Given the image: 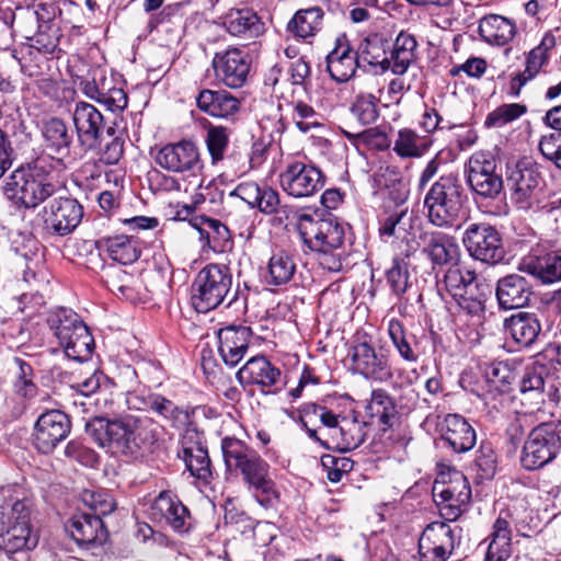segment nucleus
<instances>
[{
  "mask_svg": "<svg viewBox=\"0 0 561 561\" xmlns=\"http://www.w3.org/2000/svg\"><path fill=\"white\" fill-rule=\"evenodd\" d=\"M85 433L100 447L134 460L150 454L157 440L151 421L133 415L115 420L94 417L85 424Z\"/></svg>",
  "mask_w": 561,
  "mask_h": 561,
  "instance_id": "1",
  "label": "nucleus"
},
{
  "mask_svg": "<svg viewBox=\"0 0 561 561\" xmlns=\"http://www.w3.org/2000/svg\"><path fill=\"white\" fill-rule=\"evenodd\" d=\"M64 168L60 159L41 154L27 168L12 172L3 186L4 194L26 208H35L60 190L57 176Z\"/></svg>",
  "mask_w": 561,
  "mask_h": 561,
  "instance_id": "2",
  "label": "nucleus"
},
{
  "mask_svg": "<svg viewBox=\"0 0 561 561\" xmlns=\"http://www.w3.org/2000/svg\"><path fill=\"white\" fill-rule=\"evenodd\" d=\"M466 201L467 195L458 175H442L424 197L428 222L438 229H459Z\"/></svg>",
  "mask_w": 561,
  "mask_h": 561,
  "instance_id": "3",
  "label": "nucleus"
},
{
  "mask_svg": "<svg viewBox=\"0 0 561 561\" xmlns=\"http://www.w3.org/2000/svg\"><path fill=\"white\" fill-rule=\"evenodd\" d=\"M46 323L50 334L68 358L78 362L91 358L95 347L94 339L77 312L58 307L47 313Z\"/></svg>",
  "mask_w": 561,
  "mask_h": 561,
  "instance_id": "4",
  "label": "nucleus"
},
{
  "mask_svg": "<svg viewBox=\"0 0 561 561\" xmlns=\"http://www.w3.org/2000/svg\"><path fill=\"white\" fill-rule=\"evenodd\" d=\"M205 197L202 193H195L191 198L178 199V229L187 231L194 228L197 230L201 240H205L208 247L217 253H224L232 249L233 240L231 232L220 220L206 216H195L197 205L203 204Z\"/></svg>",
  "mask_w": 561,
  "mask_h": 561,
  "instance_id": "5",
  "label": "nucleus"
},
{
  "mask_svg": "<svg viewBox=\"0 0 561 561\" xmlns=\"http://www.w3.org/2000/svg\"><path fill=\"white\" fill-rule=\"evenodd\" d=\"M561 450V421L542 422L533 427L524 443L520 465L535 471L552 462Z\"/></svg>",
  "mask_w": 561,
  "mask_h": 561,
  "instance_id": "6",
  "label": "nucleus"
},
{
  "mask_svg": "<svg viewBox=\"0 0 561 561\" xmlns=\"http://www.w3.org/2000/svg\"><path fill=\"white\" fill-rule=\"evenodd\" d=\"M232 285L229 267L208 264L202 268L191 286V301L197 312L217 308L228 296Z\"/></svg>",
  "mask_w": 561,
  "mask_h": 561,
  "instance_id": "7",
  "label": "nucleus"
},
{
  "mask_svg": "<svg viewBox=\"0 0 561 561\" xmlns=\"http://www.w3.org/2000/svg\"><path fill=\"white\" fill-rule=\"evenodd\" d=\"M461 242L469 256L488 265L505 260L506 251L500 231L488 222H471L462 232Z\"/></svg>",
  "mask_w": 561,
  "mask_h": 561,
  "instance_id": "8",
  "label": "nucleus"
},
{
  "mask_svg": "<svg viewBox=\"0 0 561 561\" xmlns=\"http://www.w3.org/2000/svg\"><path fill=\"white\" fill-rule=\"evenodd\" d=\"M506 182L518 209H535L543 188V179L536 163L522 159L507 167Z\"/></svg>",
  "mask_w": 561,
  "mask_h": 561,
  "instance_id": "9",
  "label": "nucleus"
},
{
  "mask_svg": "<svg viewBox=\"0 0 561 561\" xmlns=\"http://www.w3.org/2000/svg\"><path fill=\"white\" fill-rule=\"evenodd\" d=\"M299 233L311 251H334L343 249L346 227L335 217L313 219L311 215L299 216Z\"/></svg>",
  "mask_w": 561,
  "mask_h": 561,
  "instance_id": "10",
  "label": "nucleus"
},
{
  "mask_svg": "<svg viewBox=\"0 0 561 561\" xmlns=\"http://www.w3.org/2000/svg\"><path fill=\"white\" fill-rule=\"evenodd\" d=\"M467 183L471 191L483 198H496L503 190L502 174L497 162L488 151L474 152L465 167Z\"/></svg>",
  "mask_w": 561,
  "mask_h": 561,
  "instance_id": "11",
  "label": "nucleus"
},
{
  "mask_svg": "<svg viewBox=\"0 0 561 561\" xmlns=\"http://www.w3.org/2000/svg\"><path fill=\"white\" fill-rule=\"evenodd\" d=\"M242 480L255 501L265 510L274 508L278 503V492L270 478V465L254 450L237 468Z\"/></svg>",
  "mask_w": 561,
  "mask_h": 561,
  "instance_id": "12",
  "label": "nucleus"
},
{
  "mask_svg": "<svg viewBox=\"0 0 561 561\" xmlns=\"http://www.w3.org/2000/svg\"><path fill=\"white\" fill-rule=\"evenodd\" d=\"M325 176L311 163L290 161L279 174L282 190L294 198H305L317 194L324 186Z\"/></svg>",
  "mask_w": 561,
  "mask_h": 561,
  "instance_id": "13",
  "label": "nucleus"
},
{
  "mask_svg": "<svg viewBox=\"0 0 561 561\" xmlns=\"http://www.w3.org/2000/svg\"><path fill=\"white\" fill-rule=\"evenodd\" d=\"M348 355L352 370L367 380L386 382L393 376L389 355L382 347H376L367 341L352 345Z\"/></svg>",
  "mask_w": 561,
  "mask_h": 561,
  "instance_id": "14",
  "label": "nucleus"
},
{
  "mask_svg": "<svg viewBox=\"0 0 561 561\" xmlns=\"http://www.w3.org/2000/svg\"><path fill=\"white\" fill-rule=\"evenodd\" d=\"M41 216L47 232L65 237L80 225L83 207L76 198L59 196L43 207Z\"/></svg>",
  "mask_w": 561,
  "mask_h": 561,
  "instance_id": "15",
  "label": "nucleus"
},
{
  "mask_svg": "<svg viewBox=\"0 0 561 561\" xmlns=\"http://www.w3.org/2000/svg\"><path fill=\"white\" fill-rule=\"evenodd\" d=\"M66 534L84 550L102 547L108 539V531L102 517L88 512H76L64 524Z\"/></svg>",
  "mask_w": 561,
  "mask_h": 561,
  "instance_id": "16",
  "label": "nucleus"
},
{
  "mask_svg": "<svg viewBox=\"0 0 561 561\" xmlns=\"http://www.w3.org/2000/svg\"><path fill=\"white\" fill-rule=\"evenodd\" d=\"M79 88L87 98L111 112H122L127 106V93L114 83L113 77H106L103 71L94 70L92 79L82 78Z\"/></svg>",
  "mask_w": 561,
  "mask_h": 561,
  "instance_id": "17",
  "label": "nucleus"
},
{
  "mask_svg": "<svg viewBox=\"0 0 561 561\" xmlns=\"http://www.w3.org/2000/svg\"><path fill=\"white\" fill-rule=\"evenodd\" d=\"M71 431L70 417L60 410L42 413L34 426V443L38 451L51 453Z\"/></svg>",
  "mask_w": 561,
  "mask_h": 561,
  "instance_id": "18",
  "label": "nucleus"
},
{
  "mask_svg": "<svg viewBox=\"0 0 561 561\" xmlns=\"http://www.w3.org/2000/svg\"><path fill=\"white\" fill-rule=\"evenodd\" d=\"M456 543L455 530L449 524L435 522L426 526L419 539L421 561H447Z\"/></svg>",
  "mask_w": 561,
  "mask_h": 561,
  "instance_id": "19",
  "label": "nucleus"
},
{
  "mask_svg": "<svg viewBox=\"0 0 561 561\" xmlns=\"http://www.w3.org/2000/svg\"><path fill=\"white\" fill-rule=\"evenodd\" d=\"M421 253L432 267H443L459 263L461 251L454 236L440 230H425L419 236Z\"/></svg>",
  "mask_w": 561,
  "mask_h": 561,
  "instance_id": "20",
  "label": "nucleus"
},
{
  "mask_svg": "<svg viewBox=\"0 0 561 561\" xmlns=\"http://www.w3.org/2000/svg\"><path fill=\"white\" fill-rule=\"evenodd\" d=\"M282 371L265 356L250 358L237 373L242 386H257L263 393H276L284 386Z\"/></svg>",
  "mask_w": 561,
  "mask_h": 561,
  "instance_id": "21",
  "label": "nucleus"
},
{
  "mask_svg": "<svg viewBox=\"0 0 561 561\" xmlns=\"http://www.w3.org/2000/svg\"><path fill=\"white\" fill-rule=\"evenodd\" d=\"M72 121L79 145L84 150L96 149L101 145L105 129L102 113L94 105L81 101L75 105Z\"/></svg>",
  "mask_w": 561,
  "mask_h": 561,
  "instance_id": "22",
  "label": "nucleus"
},
{
  "mask_svg": "<svg viewBox=\"0 0 561 561\" xmlns=\"http://www.w3.org/2000/svg\"><path fill=\"white\" fill-rule=\"evenodd\" d=\"M358 54L353 48L346 34H340L334 41L333 49L325 58L327 70L330 77L344 83L354 78L356 70L362 69Z\"/></svg>",
  "mask_w": 561,
  "mask_h": 561,
  "instance_id": "23",
  "label": "nucleus"
},
{
  "mask_svg": "<svg viewBox=\"0 0 561 561\" xmlns=\"http://www.w3.org/2000/svg\"><path fill=\"white\" fill-rule=\"evenodd\" d=\"M216 77L229 88L242 87L250 72L249 56L239 48L216 54L213 60Z\"/></svg>",
  "mask_w": 561,
  "mask_h": 561,
  "instance_id": "24",
  "label": "nucleus"
},
{
  "mask_svg": "<svg viewBox=\"0 0 561 561\" xmlns=\"http://www.w3.org/2000/svg\"><path fill=\"white\" fill-rule=\"evenodd\" d=\"M519 270L524 271L543 284H552L561 280V252L549 251L543 247L530 250L519 263Z\"/></svg>",
  "mask_w": 561,
  "mask_h": 561,
  "instance_id": "25",
  "label": "nucleus"
},
{
  "mask_svg": "<svg viewBox=\"0 0 561 561\" xmlns=\"http://www.w3.org/2000/svg\"><path fill=\"white\" fill-rule=\"evenodd\" d=\"M443 447L455 454L472 449L477 443V433L466 417L460 414H447L439 427Z\"/></svg>",
  "mask_w": 561,
  "mask_h": 561,
  "instance_id": "26",
  "label": "nucleus"
},
{
  "mask_svg": "<svg viewBox=\"0 0 561 561\" xmlns=\"http://www.w3.org/2000/svg\"><path fill=\"white\" fill-rule=\"evenodd\" d=\"M533 295L530 282L520 274H507L496 282L495 298L502 310L524 308L529 304Z\"/></svg>",
  "mask_w": 561,
  "mask_h": 561,
  "instance_id": "27",
  "label": "nucleus"
},
{
  "mask_svg": "<svg viewBox=\"0 0 561 561\" xmlns=\"http://www.w3.org/2000/svg\"><path fill=\"white\" fill-rule=\"evenodd\" d=\"M218 352L222 362L237 366L245 356L252 339V330L245 325H228L218 331Z\"/></svg>",
  "mask_w": 561,
  "mask_h": 561,
  "instance_id": "28",
  "label": "nucleus"
},
{
  "mask_svg": "<svg viewBox=\"0 0 561 561\" xmlns=\"http://www.w3.org/2000/svg\"><path fill=\"white\" fill-rule=\"evenodd\" d=\"M201 170L202 163L196 142L192 139L178 141V174H182L181 180L187 182L183 192L188 198L193 194L199 193L202 187Z\"/></svg>",
  "mask_w": 561,
  "mask_h": 561,
  "instance_id": "29",
  "label": "nucleus"
},
{
  "mask_svg": "<svg viewBox=\"0 0 561 561\" xmlns=\"http://www.w3.org/2000/svg\"><path fill=\"white\" fill-rule=\"evenodd\" d=\"M557 41L552 33L548 32L541 42L534 47L526 56L525 70L517 73L511 81L512 94L517 96L522 88L533 80L550 59V53L556 47Z\"/></svg>",
  "mask_w": 561,
  "mask_h": 561,
  "instance_id": "30",
  "label": "nucleus"
},
{
  "mask_svg": "<svg viewBox=\"0 0 561 561\" xmlns=\"http://www.w3.org/2000/svg\"><path fill=\"white\" fill-rule=\"evenodd\" d=\"M156 168L149 172L150 187L154 192H171L175 188V144L151 149Z\"/></svg>",
  "mask_w": 561,
  "mask_h": 561,
  "instance_id": "31",
  "label": "nucleus"
},
{
  "mask_svg": "<svg viewBox=\"0 0 561 561\" xmlns=\"http://www.w3.org/2000/svg\"><path fill=\"white\" fill-rule=\"evenodd\" d=\"M548 380L551 379L545 365L535 363L527 366L518 382L522 403L531 410H538L546 401Z\"/></svg>",
  "mask_w": 561,
  "mask_h": 561,
  "instance_id": "32",
  "label": "nucleus"
},
{
  "mask_svg": "<svg viewBox=\"0 0 561 561\" xmlns=\"http://www.w3.org/2000/svg\"><path fill=\"white\" fill-rule=\"evenodd\" d=\"M41 135L44 148L47 151L46 154L64 162V159L70 154L73 140L67 124L59 117L44 119L41 126Z\"/></svg>",
  "mask_w": 561,
  "mask_h": 561,
  "instance_id": "33",
  "label": "nucleus"
},
{
  "mask_svg": "<svg viewBox=\"0 0 561 561\" xmlns=\"http://www.w3.org/2000/svg\"><path fill=\"white\" fill-rule=\"evenodd\" d=\"M504 328L518 348H529L541 333V324L534 312L519 311L505 319Z\"/></svg>",
  "mask_w": 561,
  "mask_h": 561,
  "instance_id": "34",
  "label": "nucleus"
},
{
  "mask_svg": "<svg viewBox=\"0 0 561 561\" xmlns=\"http://www.w3.org/2000/svg\"><path fill=\"white\" fill-rule=\"evenodd\" d=\"M508 511H501L493 524L484 561H506L512 554V529Z\"/></svg>",
  "mask_w": 561,
  "mask_h": 561,
  "instance_id": "35",
  "label": "nucleus"
},
{
  "mask_svg": "<svg viewBox=\"0 0 561 561\" xmlns=\"http://www.w3.org/2000/svg\"><path fill=\"white\" fill-rule=\"evenodd\" d=\"M196 103L201 111L219 118L232 116L240 110V101L225 90H202Z\"/></svg>",
  "mask_w": 561,
  "mask_h": 561,
  "instance_id": "36",
  "label": "nucleus"
},
{
  "mask_svg": "<svg viewBox=\"0 0 561 561\" xmlns=\"http://www.w3.org/2000/svg\"><path fill=\"white\" fill-rule=\"evenodd\" d=\"M479 34L490 45L505 46L516 35V24L500 14H488L480 19Z\"/></svg>",
  "mask_w": 561,
  "mask_h": 561,
  "instance_id": "37",
  "label": "nucleus"
},
{
  "mask_svg": "<svg viewBox=\"0 0 561 561\" xmlns=\"http://www.w3.org/2000/svg\"><path fill=\"white\" fill-rule=\"evenodd\" d=\"M224 24L231 35L247 39L256 38L265 31L264 23L252 9L229 11Z\"/></svg>",
  "mask_w": 561,
  "mask_h": 561,
  "instance_id": "38",
  "label": "nucleus"
},
{
  "mask_svg": "<svg viewBox=\"0 0 561 561\" xmlns=\"http://www.w3.org/2000/svg\"><path fill=\"white\" fill-rule=\"evenodd\" d=\"M180 455L178 458L184 463V469L181 472L182 478L190 480L193 484L207 485L210 483L213 473L210 469V458L207 449H196L194 453Z\"/></svg>",
  "mask_w": 561,
  "mask_h": 561,
  "instance_id": "39",
  "label": "nucleus"
},
{
  "mask_svg": "<svg viewBox=\"0 0 561 561\" xmlns=\"http://www.w3.org/2000/svg\"><path fill=\"white\" fill-rule=\"evenodd\" d=\"M491 295L492 286L485 279L477 278L455 300L459 308L468 314L481 317Z\"/></svg>",
  "mask_w": 561,
  "mask_h": 561,
  "instance_id": "40",
  "label": "nucleus"
},
{
  "mask_svg": "<svg viewBox=\"0 0 561 561\" xmlns=\"http://www.w3.org/2000/svg\"><path fill=\"white\" fill-rule=\"evenodd\" d=\"M324 12L320 7L298 10L287 23V32L295 38L313 37L322 27Z\"/></svg>",
  "mask_w": 561,
  "mask_h": 561,
  "instance_id": "41",
  "label": "nucleus"
},
{
  "mask_svg": "<svg viewBox=\"0 0 561 561\" xmlns=\"http://www.w3.org/2000/svg\"><path fill=\"white\" fill-rule=\"evenodd\" d=\"M366 437V423L357 419H342L337 430H334L332 442L341 451H351L359 447Z\"/></svg>",
  "mask_w": 561,
  "mask_h": 561,
  "instance_id": "42",
  "label": "nucleus"
},
{
  "mask_svg": "<svg viewBox=\"0 0 561 561\" xmlns=\"http://www.w3.org/2000/svg\"><path fill=\"white\" fill-rule=\"evenodd\" d=\"M388 335L397 350L399 356L407 363H416L419 354L416 352L417 341L416 336L409 332L403 323L397 319H391L388 322Z\"/></svg>",
  "mask_w": 561,
  "mask_h": 561,
  "instance_id": "43",
  "label": "nucleus"
},
{
  "mask_svg": "<svg viewBox=\"0 0 561 561\" xmlns=\"http://www.w3.org/2000/svg\"><path fill=\"white\" fill-rule=\"evenodd\" d=\"M102 242L110 257L122 265L136 262L141 253L137 240L125 234L104 238Z\"/></svg>",
  "mask_w": 561,
  "mask_h": 561,
  "instance_id": "44",
  "label": "nucleus"
},
{
  "mask_svg": "<svg viewBox=\"0 0 561 561\" xmlns=\"http://www.w3.org/2000/svg\"><path fill=\"white\" fill-rule=\"evenodd\" d=\"M60 30L51 21H43L38 24V30L33 36H26L28 44V53L33 50L43 55H54L58 48Z\"/></svg>",
  "mask_w": 561,
  "mask_h": 561,
  "instance_id": "45",
  "label": "nucleus"
},
{
  "mask_svg": "<svg viewBox=\"0 0 561 561\" xmlns=\"http://www.w3.org/2000/svg\"><path fill=\"white\" fill-rule=\"evenodd\" d=\"M296 263L293 254L285 250L275 252L268 262V284L280 286L289 283L294 277Z\"/></svg>",
  "mask_w": 561,
  "mask_h": 561,
  "instance_id": "46",
  "label": "nucleus"
},
{
  "mask_svg": "<svg viewBox=\"0 0 561 561\" xmlns=\"http://www.w3.org/2000/svg\"><path fill=\"white\" fill-rule=\"evenodd\" d=\"M430 147L425 137L416 134L411 128H402L398 131V137L393 145V151L400 158H419Z\"/></svg>",
  "mask_w": 561,
  "mask_h": 561,
  "instance_id": "47",
  "label": "nucleus"
},
{
  "mask_svg": "<svg viewBox=\"0 0 561 561\" xmlns=\"http://www.w3.org/2000/svg\"><path fill=\"white\" fill-rule=\"evenodd\" d=\"M0 542L7 552L14 553L35 548L37 537L33 535L31 526H8L0 536Z\"/></svg>",
  "mask_w": 561,
  "mask_h": 561,
  "instance_id": "48",
  "label": "nucleus"
},
{
  "mask_svg": "<svg viewBox=\"0 0 561 561\" xmlns=\"http://www.w3.org/2000/svg\"><path fill=\"white\" fill-rule=\"evenodd\" d=\"M301 413L300 422L302 427L313 425L314 422L319 420L321 424L327 427L328 434L331 438L334 434V430H337L341 423V421L337 419V415L324 405L307 403L304 405Z\"/></svg>",
  "mask_w": 561,
  "mask_h": 561,
  "instance_id": "49",
  "label": "nucleus"
},
{
  "mask_svg": "<svg viewBox=\"0 0 561 561\" xmlns=\"http://www.w3.org/2000/svg\"><path fill=\"white\" fill-rule=\"evenodd\" d=\"M103 283L113 294L131 298L134 276L117 265H111L103 270Z\"/></svg>",
  "mask_w": 561,
  "mask_h": 561,
  "instance_id": "50",
  "label": "nucleus"
},
{
  "mask_svg": "<svg viewBox=\"0 0 561 561\" xmlns=\"http://www.w3.org/2000/svg\"><path fill=\"white\" fill-rule=\"evenodd\" d=\"M447 271L444 275V285L446 290L453 296L454 299L467 289V287L477 279L474 271L462 268L459 263L447 265Z\"/></svg>",
  "mask_w": 561,
  "mask_h": 561,
  "instance_id": "51",
  "label": "nucleus"
},
{
  "mask_svg": "<svg viewBox=\"0 0 561 561\" xmlns=\"http://www.w3.org/2000/svg\"><path fill=\"white\" fill-rule=\"evenodd\" d=\"M243 440L234 437L221 439V451L228 470L236 471L238 467L254 451Z\"/></svg>",
  "mask_w": 561,
  "mask_h": 561,
  "instance_id": "52",
  "label": "nucleus"
},
{
  "mask_svg": "<svg viewBox=\"0 0 561 561\" xmlns=\"http://www.w3.org/2000/svg\"><path fill=\"white\" fill-rule=\"evenodd\" d=\"M527 113V106L522 103H508L497 106L490 112L484 121L486 128H501L518 119Z\"/></svg>",
  "mask_w": 561,
  "mask_h": 561,
  "instance_id": "53",
  "label": "nucleus"
},
{
  "mask_svg": "<svg viewBox=\"0 0 561 561\" xmlns=\"http://www.w3.org/2000/svg\"><path fill=\"white\" fill-rule=\"evenodd\" d=\"M378 98L371 93H360L351 106V113L362 125L374 124L379 117Z\"/></svg>",
  "mask_w": 561,
  "mask_h": 561,
  "instance_id": "54",
  "label": "nucleus"
},
{
  "mask_svg": "<svg viewBox=\"0 0 561 561\" xmlns=\"http://www.w3.org/2000/svg\"><path fill=\"white\" fill-rule=\"evenodd\" d=\"M289 106L291 108L290 118L301 133L307 134L311 129L321 126L319 122L320 114L311 105L297 101L291 102Z\"/></svg>",
  "mask_w": 561,
  "mask_h": 561,
  "instance_id": "55",
  "label": "nucleus"
},
{
  "mask_svg": "<svg viewBox=\"0 0 561 561\" xmlns=\"http://www.w3.org/2000/svg\"><path fill=\"white\" fill-rule=\"evenodd\" d=\"M356 53L360 59L362 69L370 66L380 68L381 71L388 70V55L379 43L366 39Z\"/></svg>",
  "mask_w": 561,
  "mask_h": 561,
  "instance_id": "56",
  "label": "nucleus"
},
{
  "mask_svg": "<svg viewBox=\"0 0 561 561\" xmlns=\"http://www.w3.org/2000/svg\"><path fill=\"white\" fill-rule=\"evenodd\" d=\"M150 511L153 520L165 523L172 529H175V503L171 491H162L154 499Z\"/></svg>",
  "mask_w": 561,
  "mask_h": 561,
  "instance_id": "57",
  "label": "nucleus"
},
{
  "mask_svg": "<svg viewBox=\"0 0 561 561\" xmlns=\"http://www.w3.org/2000/svg\"><path fill=\"white\" fill-rule=\"evenodd\" d=\"M81 497L91 513L100 517L111 514L116 507L114 499L104 490H84Z\"/></svg>",
  "mask_w": 561,
  "mask_h": 561,
  "instance_id": "58",
  "label": "nucleus"
},
{
  "mask_svg": "<svg viewBox=\"0 0 561 561\" xmlns=\"http://www.w3.org/2000/svg\"><path fill=\"white\" fill-rule=\"evenodd\" d=\"M484 377L488 382L501 386L502 391H505L506 388L515 380L516 373L508 362L495 360L485 366Z\"/></svg>",
  "mask_w": 561,
  "mask_h": 561,
  "instance_id": "59",
  "label": "nucleus"
},
{
  "mask_svg": "<svg viewBox=\"0 0 561 561\" xmlns=\"http://www.w3.org/2000/svg\"><path fill=\"white\" fill-rule=\"evenodd\" d=\"M481 479L490 480L496 473L497 459L490 443L482 442L474 459Z\"/></svg>",
  "mask_w": 561,
  "mask_h": 561,
  "instance_id": "60",
  "label": "nucleus"
},
{
  "mask_svg": "<svg viewBox=\"0 0 561 561\" xmlns=\"http://www.w3.org/2000/svg\"><path fill=\"white\" fill-rule=\"evenodd\" d=\"M15 363L19 371L14 381V391L24 398H33L37 392V387L33 381V368L28 363L20 358H15Z\"/></svg>",
  "mask_w": 561,
  "mask_h": 561,
  "instance_id": "61",
  "label": "nucleus"
},
{
  "mask_svg": "<svg viewBox=\"0 0 561 561\" xmlns=\"http://www.w3.org/2000/svg\"><path fill=\"white\" fill-rule=\"evenodd\" d=\"M206 144L213 162L215 163L222 160L224 153L229 144L227 128L222 126L209 127L207 130Z\"/></svg>",
  "mask_w": 561,
  "mask_h": 561,
  "instance_id": "62",
  "label": "nucleus"
},
{
  "mask_svg": "<svg viewBox=\"0 0 561 561\" xmlns=\"http://www.w3.org/2000/svg\"><path fill=\"white\" fill-rule=\"evenodd\" d=\"M12 20H15V30L23 33L25 37L30 36L35 28L38 30V24H43L38 11L30 7L16 8L12 15Z\"/></svg>",
  "mask_w": 561,
  "mask_h": 561,
  "instance_id": "63",
  "label": "nucleus"
},
{
  "mask_svg": "<svg viewBox=\"0 0 561 561\" xmlns=\"http://www.w3.org/2000/svg\"><path fill=\"white\" fill-rule=\"evenodd\" d=\"M344 135L348 140L353 142L364 144L379 150L387 149L390 146V140L386 133L378 128H368L360 133L344 131Z\"/></svg>",
  "mask_w": 561,
  "mask_h": 561,
  "instance_id": "64",
  "label": "nucleus"
}]
</instances>
